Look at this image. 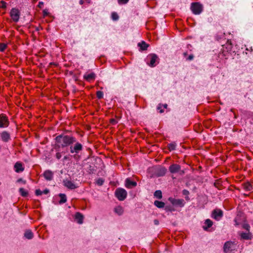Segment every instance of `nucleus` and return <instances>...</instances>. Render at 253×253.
Segmentation results:
<instances>
[{"instance_id": "nucleus-55", "label": "nucleus", "mask_w": 253, "mask_h": 253, "mask_svg": "<svg viewBox=\"0 0 253 253\" xmlns=\"http://www.w3.org/2000/svg\"><path fill=\"white\" fill-rule=\"evenodd\" d=\"M42 29V28H41V27H37L36 28V29H35V30H36V31H40L41 29Z\"/></svg>"}, {"instance_id": "nucleus-50", "label": "nucleus", "mask_w": 253, "mask_h": 253, "mask_svg": "<svg viewBox=\"0 0 253 253\" xmlns=\"http://www.w3.org/2000/svg\"><path fill=\"white\" fill-rule=\"evenodd\" d=\"M43 4H44V3L42 2V1H40L39 2V4L38 5V6L40 8H42L43 6Z\"/></svg>"}, {"instance_id": "nucleus-56", "label": "nucleus", "mask_w": 253, "mask_h": 253, "mask_svg": "<svg viewBox=\"0 0 253 253\" xmlns=\"http://www.w3.org/2000/svg\"><path fill=\"white\" fill-rule=\"evenodd\" d=\"M162 106H163L164 108H167L168 107V105L167 104H163Z\"/></svg>"}, {"instance_id": "nucleus-24", "label": "nucleus", "mask_w": 253, "mask_h": 253, "mask_svg": "<svg viewBox=\"0 0 253 253\" xmlns=\"http://www.w3.org/2000/svg\"><path fill=\"white\" fill-rule=\"evenodd\" d=\"M154 205L159 209H165V207H166L165 203L164 202L158 200L154 201Z\"/></svg>"}, {"instance_id": "nucleus-49", "label": "nucleus", "mask_w": 253, "mask_h": 253, "mask_svg": "<svg viewBox=\"0 0 253 253\" xmlns=\"http://www.w3.org/2000/svg\"><path fill=\"white\" fill-rule=\"evenodd\" d=\"M49 193V189H48L47 188L45 189L44 190H43L42 191V194H47Z\"/></svg>"}, {"instance_id": "nucleus-18", "label": "nucleus", "mask_w": 253, "mask_h": 253, "mask_svg": "<svg viewBox=\"0 0 253 253\" xmlns=\"http://www.w3.org/2000/svg\"><path fill=\"white\" fill-rule=\"evenodd\" d=\"M0 136L1 140L3 142H7L10 140V134L6 131H3L2 132Z\"/></svg>"}, {"instance_id": "nucleus-46", "label": "nucleus", "mask_w": 253, "mask_h": 253, "mask_svg": "<svg viewBox=\"0 0 253 253\" xmlns=\"http://www.w3.org/2000/svg\"><path fill=\"white\" fill-rule=\"evenodd\" d=\"M110 122L112 125H115L118 123V121L115 119H111Z\"/></svg>"}, {"instance_id": "nucleus-17", "label": "nucleus", "mask_w": 253, "mask_h": 253, "mask_svg": "<svg viewBox=\"0 0 253 253\" xmlns=\"http://www.w3.org/2000/svg\"><path fill=\"white\" fill-rule=\"evenodd\" d=\"M239 235L241 239L244 240H251L253 238V235L250 232L247 233L242 232Z\"/></svg>"}, {"instance_id": "nucleus-41", "label": "nucleus", "mask_w": 253, "mask_h": 253, "mask_svg": "<svg viewBox=\"0 0 253 253\" xmlns=\"http://www.w3.org/2000/svg\"><path fill=\"white\" fill-rule=\"evenodd\" d=\"M194 56L193 54H190L186 58V61H192L194 59Z\"/></svg>"}, {"instance_id": "nucleus-54", "label": "nucleus", "mask_w": 253, "mask_h": 253, "mask_svg": "<svg viewBox=\"0 0 253 253\" xmlns=\"http://www.w3.org/2000/svg\"><path fill=\"white\" fill-rule=\"evenodd\" d=\"M183 57L185 58L188 56V54L187 52H185L183 53Z\"/></svg>"}, {"instance_id": "nucleus-40", "label": "nucleus", "mask_w": 253, "mask_h": 253, "mask_svg": "<svg viewBox=\"0 0 253 253\" xmlns=\"http://www.w3.org/2000/svg\"><path fill=\"white\" fill-rule=\"evenodd\" d=\"M243 228L246 230L248 232H250V225L248 224V223H244L243 224V226H242Z\"/></svg>"}, {"instance_id": "nucleus-15", "label": "nucleus", "mask_w": 253, "mask_h": 253, "mask_svg": "<svg viewBox=\"0 0 253 253\" xmlns=\"http://www.w3.org/2000/svg\"><path fill=\"white\" fill-rule=\"evenodd\" d=\"M44 178L48 181H51L53 177V173L50 170H46L43 173Z\"/></svg>"}, {"instance_id": "nucleus-33", "label": "nucleus", "mask_w": 253, "mask_h": 253, "mask_svg": "<svg viewBox=\"0 0 253 253\" xmlns=\"http://www.w3.org/2000/svg\"><path fill=\"white\" fill-rule=\"evenodd\" d=\"M182 193L183 195L185 196V198L186 200L188 201L190 200V198L188 196L190 193L188 190H187L186 189H184L182 190Z\"/></svg>"}, {"instance_id": "nucleus-16", "label": "nucleus", "mask_w": 253, "mask_h": 253, "mask_svg": "<svg viewBox=\"0 0 253 253\" xmlns=\"http://www.w3.org/2000/svg\"><path fill=\"white\" fill-rule=\"evenodd\" d=\"M137 46L139 47V50L140 51H143L146 50L149 45L145 42L141 41V42L137 43Z\"/></svg>"}, {"instance_id": "nucleus-23", "label": "nucleus", "mask_w": 253, "mask_h": 253, "mask_svg": "<svg viewBox=\"0 0 253 253\" xmlns=\"http://www.w3.org/2000/svg\"><path fill=\"white\" fill-rule=\"evenodd\" d=\"M223 54L224 56H226L225 52H229L231 51L232 48V45L231 43H228L225 47L223 46Z\"/></svg>"}, {"instance_id": "nucleus-38", "label": "nucleus", "mask_w": 253, "mask_h": 253, "mask_svg": "<svg viewBox=\"0 0 253 253\" xmlns=\"http://www.w3.org/2000/svg\"><path fill=\"white\" fill-rule=\"evenodd\" d=\"M112 18L113 20H118L119 18V15L116 12H113L111 15Z\"/></svg>"}, {"instance_id": "nucleus-45", "label": "nucleus", "mask_w": 253, "mask_h": 253, "mask_svg": "<svg viewBox=\"0 0 253 253\" xmlns=\"http://www.w3.org/2000/svg\"><path fill=\"white\" fill-rule=\"evenodd\" d=\"M157 110H159L160 113H162L164 112V110L162 109V104H159L157 107Z\"/></svg>"}, {"instance_id": "nucleus-8", "label": "nucleus", "mask_w": 253, "mask_h": 253, "mask_svg": "<svg viewBox=\"0 0 253 253\" xmlns=\"http://www.w3.org/2000/svg\"><path fill=\"white\" fill-rule=\"evenodd\" d=\"M10 16L14 22H18L19 20L20 11L18 8H12L10 11Z\"/></svg>"}, {"instance_id": "nucleus-10", "label": "nucleus", "mask_w": 253, "mask_h": 253, "mask_svg": "<svg viewBox=\"0 0 253 253\" xmlns=\"http://www.w3.org/2000/svg\"><path fill=\"white\" fill-rule=\"evenodd\" d=\"M9 122L6 116L3 114L0 115V128L6 127L9 126Z\"/></svg>"}, {"instance_id": "nucleus-28", "label": "nucleus", "mask_w": 253, "mask_h": 253, "mask_svg": "<svg viewBox=\"0 0 253 253\" xmlns=\"http://www.w3.org/2000/svg\"><path fill=\"white\" fill-rule=\"evenodd\" d=\"M165 211L166 212H172L176 211V209L174 208V206L168 205H166L165 207Z\"/></svg>"}, {"instance_id": "nucleus-5", "label": "nucleus", "mask_w": 253, "mask_h": 253, "mask_svg": "<svg viewBox=\"0 0 253 253\" xmlns=\"http://www.w3.org/2000/svg\"><path fill=\"white\" fill-rule=\"evenodd\" d=\"M127 195L126 191L122 188H117L115 192V195L116 197H117L120 201L125 200L126 198Z\"/></svg>"}, {"instance_id": "nucleus-44", "label": "nucleus", "mask_w": 253, "mask_h": 253, "mask_svg": "<svg viewBox=\"0 0 253 253\" xmlns=\"http://www.w3.org/2000/svg\"><path fill=\"white\" fill-rule=\"evenodd\" d=\"M42 13H43V16L44 17L48 16L49 13L47 9H44L43 10Z\"/></svg>"}, {"instance_id": "nucleus-53", "label": "nucleus", "mask_w": 253, "mask_h": 253, "mask_svg": "<svg viewBox=\"0 0 253 253\" xmlns=\"http://www.w3.org/2000/svg\"><path fill=\"white\" fill-rule=\"evenodd\" d=\"M154 223L155 225H158L159 224V221L157 219H155L154 220Z\"/></svg>"}, {"instance_id": "nucleus-20", "label": "nucleus", "mask_w": 253, "mask_h": 253, "mask_svg": "<svg viewBox=\"0 0 253 253\" xmlns=\"http://www.w3.org/2000/svg\"><path fill=\"white\" fill-rule=\"evenodd\" d=\"M14 168L15 171L18 173L23 171L24 169L22 163L20 162H16L14 165Z\"/></svg>"}, {"instance_id": "nucleus-11", "label": "nucleus", "mask_w": 253, "mask_h": 253, "mask_svg": "<svg viewBox=\"0 0 253 253\" xmlns=\"http://www.w3.org/2000/svg\"><path fill=\"white\" fill-rule=\"evenodd\" d=\"M235 245L234 242L232 241L226 242L223 246V251L225 253L231 252L234 249H232L233 246Z\"/></svg>"}, {"instance_id": "nucleus-35", "label": "nucleus", "mask_w": 253, "mask_h": 253, "mask_svg": "<svg viewBox=\"0 0 253 253\" xmlns=\"http://www.w3.org/2000/svg\"><path fill=\"white\" fill-rule=\"evenodd\" d=\"M96 96L98 99H101L103 97V92L100 90L96 92Z\"/></svg>"}, {"instance_id": "nucleus-19", "label": "nucleus", "mask_w": 253, "mask_h": 253, "mask_svg": "<svg viewBox=\"0 0 253 253\" xmlns=\"http://www.w3.org/2000/svg\"><path fill=\"white\" fill-rule=\"evenodd\" d=\"M96 78V75L94 73L91 72L89 74H85L84 76V79L88 82L94 80Z\"/></svg>"}, {"instance_id": "nucleus-52", "label": "nucleus", "mask_w": 253, "mask_h": 253, "mask_svg": "<svg viewBox=\"0 0 253 253\" xmlns=\"http://www.w3.org/2000/svg\"><path fill=\"white\" fill-rule=\"evenodd\" d=\"M70 160V156L69 155H66L64 157L63 160Z\"/></svg>"}, {"instance_id": "nucleus-21", "label": "nucleus", "mask_w": 253, "mask_h": 253, "mask_svg": "<svg viewBox=\"0 0 253 253\" xmlns=\"http://www.w3.org/2000/svg\"><path fill=\"white\" fill-rule=\"evenodd\" d=\"M205 225L203 226V229L205 231H208L209 228L211 227L213 225V222L210 219H207L205 221Z\"/></svg>"}, {"instance_id": "nucleus-9", "label": "nucleus", "mask_w": 253, "mask_h": 253, "mask_svg": "<svg viewBox=\"0 0 253 253\" xmlns=\"http://www.w3.org/2000/svg\"><path fill=\"white\" fill-rule=\"evenodd\" d=\"M223 216V211L219 209H215L212 211L211 216L217 221L220 220Z\"/></svg>"}, {"instance_id": "nucleus-48", "label": "nucleus", "mask_w": 253, "mask_h": 253, "mask_svg": "<svg viewBox=\"0 0 253 253\" xmlns=\"http://www.w3.org/2000/svg\"><path fill=\"white\" fill-rule=\"evenodd\" d=\"M17 182H22L23 184H26V181L24 180H23L22 178H19L17 181Z\"/></svg>"}, {"instance_id": "nucleus-4", "label": "nucleus", "mask_w": 253, "mask_h": 253, "mask_svg": "<svg viewBox=\"0 0 253 253\" xmlns=\"http://www.w3.org/2000/svg\"><path fill=\"white\" fill-rule=\"evenodd\" d=\"M190 9L193 13L199 15L203 11V5L199 2H192Z\"/></svg>"}, {"instance_id": "nucleus-12", "label": "nucleus", "mask_w": 253, "mask_h": 253, "mask_svg": "<svg viewBox=\"0 0 253 253\" xmlns=\"http://www.w3.org/2000/svg\"><path fill=\"white\" fill-rule=\"evenodd\" d=\"M137 182L131 180V178H126L125 181V185L126 188L131 189L137 186Z\"/></svg>"}, {"instance_id": "nucleus-22", "label": "nucleus", "mask_w": 253, "mask_h": 253, "mask_svg": "<svg viewBox=\"0 0 253 253\" xmlns=\"http://www.w3.org/2000/svg\"><path fill=\"white\" fill-rule=\"evenodd\" d=\"M24 237L28 240L32 239L34 237L33 233L31 230H26L24 234Z\"/></svg>"}, {"instance_id": "nucleus-27", "label": "nucleus", "mask_w": 253, "mask_h": 253, "mask_svg": "<svg viewBox=\"0 0 253 253\" xmlns=\"http://www.w3.org/2000/svg\"><path fill=\"white\" fill-rule=\"evenodd\" d=\"M215 39L216 41H219L225 38V34L222 32L217 33L215 36Z\"/></svg>"}, {"instance_id": "nucleus-29", "label": "nucleus", "mask_w": 253, "mask_h": 253, "mask_svg": "<svg viewBox=\"0 0 253 253\" xmlns=\"http://www.w3.org/2000/svg\"><path fill=\"white\" fill-rule=\"evenodd\" d=\"M19 192L22 197H26L28 195V192L25 190L23 188H19Z\"/></svg>"}, {"instance_id": "nucleus-2", "label": "nucleus", "mask_w": 253, "mask_h": 253, "mask_svg": "<svg viewBox=\"0 0 253 253\" xmlns=\"http://www.w3.org/2000/svg\"><path fill=\"white\" fill-rule=\"evenodd\" d=\"M185 169H182L181 166L177 164H172L169 168V171L172 174H177L182 176L185 173Z\"/></svg>"}, {"instance_id": "nucleus-37", "label": "nucleus", "mask_w": 253, "mask_h": 253, "mask_svg": "<svg viewBox=\"0 0 253 253\" xmlns=\"http://www.w3.org/2000/svg\"><path fill=\"white\" fill-rule=\"evenodd\" d=\"M7 47V45L4 43H0V51L3 52Z\"/></svg>"}, {"instance_id": "nucleus-25", "label": "nucleus", "mask_w": 253, "mask_h": 253, "mask_svg": "<svg viewBox=\"0 0 253 253\" xmlns=\"http://www.w3.org/2000/svg\"><path fill=\"white\" fill-rule=\"evenodd\" d=\"M58 196L60 197V200L58 202L59 204L61 205L66 202L67 201V197L66 194L60 193L58 195Z\"/></svg>"}, {"instance_id": "nucleus-47", "label": "nucleus", "mask_w": 253, "mask_h": 253, "mask_svg": "<svg viewBox=\"0 0 253 253\" xmlns=\"http://www.w3.org/2000/svg\"><path fill=\"white\" fill-rule=\"evenodd\" d=\"M35 194L36 196H40L42 194V191H41L40 189H37L35 191Z\"/></svg>"}, {"instance_id": "nucleus-3", "label": "nucleus", "mask_w": 253, "mask_h": 253, "mask_svg": "<svg viewBox=\"0 0 253 253\" xmlns=\"http://www.w3.org/2000/svg\"><path fill=\"white\" fill-rule=\"evenodd\" d=\"M167 171V169L165 167L158 165L153 168V174L157 177H161L166 174Z\"/></svg>"}, {"instance_id": "nucleus-34", "label": "nucleus", "mask_w": 253, "mask_h": 253, "mask_svg": "<svg viewBox=\"0 0 253 253\" xmlns=\"http://www.w3.org/2000/svg\"><path fill=\"white\" fill-rule=\"evenodd\" d=\"M7 7V3L4 0H1L0 1V8L3 9H5Z\"/></svg>"}, {"instance_id": "nucleus-6", "label": "nucleus", "mask_w": 253, "mask_h": 253, "mask_svg": "<svg viewBox=\"0 0 253 253\" xmlns=\"http://www.w3.org/2000/svg\"><path fill=\"white\" fill-rule=\"evenodd\" d=\"M169 201L174 206L182 208L185 204V202L182 199H175L171 197L168 198Z\"/></svg>"}, {"instance_id": "nucleus-32", "label": "nucleus", "mask_w": 253, "mask_h": 253, "mask_svg": "<svg viewBox=\"0 0 253 253\" xmlns=\"http://www.w3.org/2000/svg\"><path fill=\"white\" fill-rule=\"evenodd\" d=\"M253 186L249 182H247L244 184V189L246 191H250L252 190Z\"/></svg>"}, {"instance_id": "nucleus-7", "label": "nucleus", "mask_w": 253, "mask_h": 253, "mask_svg": "<svg viewBox=\"0 0 253 253\" xmlns=\"http://www.w3.org/2000/svg\"><path fill=\"white\" fill-rule=\"evenodd\" d=\"M148 57L150 59V62L147 63V64L150 67H154L159 63V58L157 54L155 53L150 54Z\"/></svg>"}, {"instance_id": "nucleus-57", "label": "nucleus", "mask_w": 253, "mask_h": 253, "mask_svg": "<svg viewBox=\"0 0 253 253\" xmlns=\"http://www.w3.org/2000/svg\"><path fill=\"white\" fill-rule=\"evenodd\" d=\"M79 3L80 4H83L84 3L83 0H80Z\"/></svg>"}, {"instance_id": "nucleus-14", "label": "nucleus", "mask_w": 253, "mask_h": 253, "mask_svg": "<svg viewBox=\"0 0 253 253\" xmlns=\"http://www.w3.org/2000/svg\"><path fill=\"white\" fill-rule=\"evenodd\" d=\"M74 219L78 223L81 224L84 222V216L81 212H77L75 214Z\"/></svg>"}, {"instance_id": "nucleus-26", "label": "nucleus", "mask_w": 253, "mask_h": 253, "mask_svg": "<svg viewBox=\"0 0 253 253\" xmlns=\"http://www.w3.org/2000/svg\"><path fill=\"white\" fill-rule=\"evenodd\" d=\"M114 211L119 215H121L124 213V209L122 207L119 206L114 209Z\"/></svg>"}, {"instance_id": "nucleus-1", "label": "nucleus", "mask_w": 253, "mask_h": 253, "mask_svg": "<svg viewBox=\"0 0 253 253\" xmlns=\"http://www.w3.org/2000/svg\"><path fill=\"white\" fill-rule=\"evenodd\" d=\"M54 140V148L57 152L55 156L58 160L61 159V153L69 152L73 154L72 157L75 160L79 161L81 159L78 154L83 150V146L77 141L75 136L62 133L57 136Z\"/></svg>"}, {"instance_id": "nucleus-51", "label": "nucleus", "mask_w": 253, "mask_h": 253, "mask_svg": "<svg viewBox=\"0 0 253 253\" xmlns=\"http://www.w3.org/2000/svg\"><path fill=\"white\" fill-rule=\"evenodd\" d=\"M71 76L73 77V79L75 81H78V77L74 73L73 74V75H72Z\"/></svg>"}, {"instance_id": "nucleus-39", "label": "nucleus", "mask_w": 253, "mask_h": 253, "mask_svg": "<svg viewBox=\"0 0 253 253\" xmlns=\"http://www.w3.org/2000/svg\"><path fill=\"white\" fill-rule=\"evenodd\" d=\"M96 184L99 185V186H101L103 184L104 182V180L103 178H99L97 180H96Z\"/></svg>"}, {"instance_id": "nucleus-36", "label": "nucleus", "mask_w": 253, "mask_h": 253, "mask_svg": "<svg viewBox=\"0 0 253 253\" xmlns=\"http://www.w3.org/2000/svg\"><path fill=\"white\" fill-rule=\"evenodd\" d=\"M88 172L90 174H93L94 173L96 172V169L94 168V167L89 166V167L88 168Z\"/></svg>"}, {"instance_id": "nucleus-42", "label": "nucleus", "mask_w": 253, "mask_h": 253, "mask_svg": "<svg viewBox=\"0 0 253 253\" xmlns=\"http://www.w3.org/2000/svg\"><path fill=\"white\" fill-rule=\"evenodd\" d=\"M129 0H118V2L120 4H126L128 2Z\"/></svg>"}, {"instance_id": "nucleus-30", "label": "nucleus", "mask_w": 253, "mask_h": 253, "mask_svg": "<svg viewBox=\"0 0 253 253\" xmlns=\"http://www.w3.org/2000/svg\"><path fill=\"white\" fill-rule=\"evenodd\" d=\"M154 196L158 199H161L163 197L162 192L160 190H156L154 193Z\"/></svg>"}, {"instance_id": "nucleus-43", "label": "nucleus", "mask_w": 253, "mask_h": 253, "mask_svg": "<svg viewBox=\"0 0 253 253\" xmlns=\"http://www.w3.org/2000/svg\"><path fill=\"white\" fill-rule=\"evenodd\" d=\"M65 74L66 76H68V75L72 76V75H73L74 72L73 71H69L68 70H66L65 71Z\"/></svg>"}, {"instance_id": "nucleus-31", "label": "nucleus", "mask_w": 253, "mask_h": 253, "mask_svg": "<svg viewBox=\"0 0 253 253\" xmlns=\"http://www.w3.org/2000/svg\"><path fill=\"white\" fill-rule=\"evenodd\" d=\"M176 143L175 142H173L172 143H170L168 145V149L169 151H173L175 150L176 149Z\"/></svg>"}, {"instance_id": "nucleus-13", "label": "nucleus", "mask_w": 253, "mask_h": 253, "mask_svg": "<svg viewBox=\"0 0 253 253\" xmlns=\"http://www.w3.org/2000/svg\"><path fill=\"white\" fill-rule=\"evenodd\" d=\"M63 184L65 187L70 190H74L78 188L77 186H76L70 180H68V179H64L63 180Z\"/></svg>"}]
</instances>
